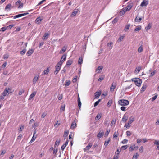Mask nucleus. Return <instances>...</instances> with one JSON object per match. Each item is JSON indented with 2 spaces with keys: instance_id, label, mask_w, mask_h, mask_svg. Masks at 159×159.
<instances>
[{
  "instance_id": "obj_42",
  "label": "nucleus",
  "mask_w": 159,
  "mask_h": 159,
  "mask_svg": "<svg viewBox=\"0 0 159 159\" xmlns=\"http://www.w3.org/2000/svg\"><path fill=\"white\" fill-rule=\"evenodd\" d=\"M42 20V19H41L40 17H39L37 18L36 20V21L37 22H38V23H40Z\"/></svg>"
},
{
  "instance_id": "obj_1",
  "label": "nucleus",
  "mask_w": 159,
  "mask_h": 159,
  "mask_svg": "<svg viewBox=\"0 0 159 159\" xmlns=\"http://www.w3.org/2000/svg\"><path fill=\"white\" fill-rule=\"evenodd\" d=\"M132 81L134 82L135 85L138 87H140L142 83V80L139 78H133L131 79Z\"/></svg>"
},
{
  "instance_id": "obj_41",
  "label": "nucleus",
  "mask_w": 159,
  "mask_h": 159,
  "mask_svg": "<svg viewBox=\"0 0 159 159\" xmlns=\"http://www.w3.org/2000/svg\"><path fill=\"white\" fill-rule=\"evenodd\" d=\"M70 84V81H66L65 82V86L66 87H67Z\"/></svg>"
},
{
  "instance_id": "obj_29",
  "label": "nucleus",
  "mask_w": 159,
  "mask_h": 159,
  "mask_svg": "<svg viewBox=\"0 0 159 159\" xmlns=\"http://www.w3.org/2000/svg\"><path fill=\"white\" fill-rule=\"evenodd\" d=\"M105 78V76L103 75H102L100 76V78L98 80V81L101 82L102 80H103Z\"/></svg>"
},
{
  "instance_id": "obj_8",
  "label": "nucleus",
  "mask_w": 159,
  "mask_h": 159,
  "mask_svg": "<svg viewBox=\"0 0 159 159\" xmlns=\"http://www.w3.org/2000/svg\"><path fill=\"white\" fill-rule=\"evenodd\" d=\"M116 86V83H113L111 86L110 88V90L111 91H114Z\"/></svg>"
},
{
  "instance_id": "obj_44",
  "label": "nucleus",
  "mask_w": 159,
  "mask_h": 159,
  "mask_svg": "<svg viewBox=\"0 0 159 159\" xmlns=\"http://www.w3.org/2000/svg\"><path fill=\"white\" fill-rule=\"evenodd\" d=\"M49 35V34H48V33H45V34L43 36V39H46L47 38H48V35Z\"/></svg>"
},
{
  "instance_id": "obj_14",
  "label": "nucleus",
  "mask_w": 159,
  "mask_h": 159,
  "mask_svg": "<svg viewBox=\"0 0 159 159\" xmlns=\"http://www.w3.org/2000/svg\"><path fill=\"white\" fill-rule=\"evenodd\" d=\"M36 92H34L32 94H31L30 96L29 100H31L32 98L34 97V96L36 95Z\"/></svg>"
},
{
  "instance_id": "obj_64",
  "label": "nucleus",
  "mask_w": 159,
  "mask_h": 159,
  "mask_svg": "<svg viewBox=\"0 0 159 159\" xmlns=\"http://www.w3.org/2000/svg\"><path fill=\"white\" fill-rule=\"evenodd\" d=\"M62 63L60 61L59 62L56 66H59L61 67V66L62 65Z\"/></svg>"
},
{
  "instance_id": "obj_56",
  "label": "nucleus",
  "mask_w": 159,
  "mask_h": 159,
  "mask_svg": "<svg viewBox=\"0 0 159 159\" xmlns=\"http://www.w3.org/2000/svg\"><path fill=\"white\" fill-rule=\"evenodd\" d=\"M24 92V90L23 89H22L21 90L19 91L18 94L19 95H21Z\"/></svg>"
},
{
  "instance_id": "obj_53",
  "label": "nucleus",
  "mask_w": 159,
  "mask_h": 159,
  "mask_svg": "<svg viewBox=\"0 0 159 159\" xmlns=\"http://www.w3.org/2000/svg\"><path fill=\"white\" fill-rule=\"evenodd\" d=\"M7 29V27H3L0 30V31H2V32L5 31Z\"/></svg>"
},
{
  "instance_id": "obj_46",
  "label": "nucleus",
  "mask_w": 159,
  "mask_h": 159,
  "mask_svg": "<svg viewBox=\"0 0 159 159\" xmlns=\"http://www.w3.org/2000/svg\"><path fill=\"white\" fill-rule=\"evenodd\" d=\"M24 126L23 125H21L20 127V128L19 129V132H20L21 131L22 129H24Z\"/></svg>"
},
{
  "instance_id": "obj_16",
  "label": "nucleus",
  "mask_w": 159,
  "mask_h": 159,
  "mask_svg": "<svg viewBox=\"0 0 159 159\" xmlns=\"http://www.w3.org/2000/svg\"><path fill=\"white\" fill-rule=\"evenodd\" d=\"M34 52V50L33 49H30L28 51L27 54L28 56H30Z\"/></svg>"
},
{
  "instance_id": "obj_28",
  "label": "nucleus",
  "mask_w": 159,
  "mask_h": 159,
  "mask_svg": "<svg viewBox=\"0 0 159 159\" xmlns=\"http://www.w3.org/2000/svg\"><path fill=\"white\" fill-rule=\"evenodd\" d=\"M39 78V76L34 77L33 80V82L34 84H35Z\"/></svg>"
},
{
  "instance_id": "obj_4",
  "label": "nucleus",
  "mask_w": 159,
  "mask_h": 159,
  "mask_svg": "<svg viewBox=\"0 0 159 159\" xmlns=\"http://www.w3.org/2000/svg\"><path fill=\"white\" fill-rule=\"evenodd\" d=\"M128 118V116L126 113H125L123 116V117L122 119V121L125 123L127 120Z\"/></svg>"
},
{
  "instance_id": "obj_36",
  "label": "nucleus",
  "mask_w": 159,
  "mask_h": 159,
  "mask_svg": "<svg viewBox=\"0 0 159 159\" xmlns=\"http://www.w3.org/2000/svg\"><path fill=\"white\" fill-rule=\"evenodd\" d=\"M26 52V49H23L22 51H21L20 52V54L21 55H23Z\"/></svg>"
},
{
  "instance_id": "obj_15",
  "label": "nucleus",
  "mask_w": 159,
  "mask_h": 159,
  "mask_svg": "<svg viewBox=\"0 0 159 159\" xmlns=\"http://www.w3.org/2000/svg\"><path fill=\"white\" fill-rule=\"evenodd\" d=\"M134 121V118L132 116L130 117L129 118V120L128 122V125H129L132 123Z\"/></svg>"
},
{
  "instance_id": "obj_55",
  "label": "nucleus",
  "mask_w": 159,
  "mask_h": 159,
  "mask_svg": "<svg viewBox=\"0 0 159 159\" xmlns=\"http://www.w3.org/2000/svg\"><path fill=\"white\" fill-rule=\"evenodd\" d=\"M156 73V70H154L152 72L150 73V75L149 76L150 77H151V76H153L154 75H155V74Z\"/></svg>"
},
{
  "instance_id": "obj_38",
  "label": "nucleus",
  "mask_w": 159,
  "mask_h": 159,
  "mask_svg": "<svg viewBox=\"0 0 159 159\" xmlns=\"http://www.w3.org/2000/svg\"><path fill=\"white\" fill-rule=\"evenodd\" d=\"M101 99H99L98 101H96L94 104V107H96L97 106L98 104L101 101Z\"/></svg>"
},
{
  "instance_id": "obj_45",
  "label": "nucleus",
  "mask_w": 159,
  "mask_h": 159,
  "mask_svg": "<svg viewBox=\"0 0 159 159\" xmlns=\"http://www.w3.org/2000/svg\"><path fill=\"white\" fill-rule=\"evenodd\" d=\"M22 16L21 14H18L17 15H16L14 16V18L16 19L17 18H19L20 17H21Z\"/></svg>"
},
{
  "instance_id": "obj_30",
  "label": "nucleus",
  "mask_w": 159,
  "mask_h": 159,
  "mask_svg": "<svg viewBox=\"0 0 159 159\" xmlns=\"http://www.w3.org/2000/svg\"><path fill=\"white\" fill-rule=\"evenodd\" d=\"M130 26V24H128L125 26V28L124 29V31L126 32L129 29V28Z\"/></svg>"
},
{
  "instance_id": "obj_62",
  "label": "nucleus",
  "mask_w": 159,
  "mask_h": 159,
  "mask_svg": "<svg viewBox=\"0 0 159 159\" xmlns=\"http://www.w3.org/2000/svg\"><path fill=\"white\" fill-rule=\"evenodd\" d=\"M118 20V19L117 18H115L112 21V23L114 24V23H116L117 21Z\"/></svg>"
},
{
  "instance_id": "obj_21",
  "label": "nucleus",
  "mask_w": 159,
  "mask_h": 159,
  "mask_svg": "<svg viewBox=\"0 0 159 159\" xmlns=\"http://www.w3.org/2000/svg\"><path fill=\"white\" fill-rule=\"evenodd\" d=\"M78 105L79 106V109H80L81 107V103L80 101V98L79 95H78Z\"/></svg>"
},
{
  "instance_id": "obj_22",
  "label": "nucleus",
  "mask_w": 159,
  "mask_h": 159,
  "mask_svg": "<svg viewBox=\"0 0 159 159\" xmlns=\"http://www.w3.org/2000/svg\"><path fill=\"white\" fill-rule=\"evenodd\" d=\"M36 131H35L34 133L33 134V136L32 138V139L31 140V141H30L31 142L34 141L35 140L36 138L37 135L35 136V134H36Z\"/></svg>"
},
{
  "instance_id": "obj_33",
  "label": "nucleus",
  "mask_w": 159,
  "mask_h": 159,
  "mask_svg": "<svg viewBox=\"0 0 159 159\" xmlns=\"http://www.w3.org/2000/svg\"><path fill=\"white\" fill-rule=\"evenodd\" d=\"M66 48L65 47L63 48L60 51L59 53L60 54H61L62 53H64L66 50Z\"/></svg>"
},
{
  "instance_id": "obj_3",
  "label": "nucleus",
  "mask_w": 159,
  "mask_h": 159,
  "mask_svg": "<svg viewBox=\"0 0 159 159\" xmlns=\"http://www.w3.org/2000/svg\"><path fill=\"white\" fill-rule=\"evenodd\" d=\"M148 4V2L147 0H143L141 2L140 6L141 7H145Z\"/></svg>"
},
{
  "instance_id": "obj_2",
  "label": "nucleus",
  "mask_w": 159,
  "mask_h": 159,
  "mask_svg": "<svg viewBox=\"0 0 159 159\" xmlns=\"http://www.w3.org/2000/svg\"><path fill=\"white\" fill-rule=\"evenodd\" d=\"M118 103L121 106H125L128 105L129 102L127 100L122 99L119 100Z\"/></svg>"
},
{
  "instance_id": "obj_34",
  "label": "nucleus",
  "mask_w": 159,
  "mask_h": 159,
  "mask_svg": "<svg viewBox=\"0 0 159 159\" xmlns=\"http://www.w3.org/2000/svg\"><path fill=\"white\" fill-rule=\"evenodd\" d=\"M119 133L118 132H115L113 134V138L115 139H116V138L117 137Z\"/></svg>"
},
{
  "instance_id": "obj_57",
  "label": "nucleus",
  "mask_w": 159,
  "mask_h": 159,
  "mask_svg": "<svg viewBox=\"0 0 159 159\" xmlns=\"http://www.w3.org/2000/svg\"><path fill=\"white\" fill-rule=\"evenodd\" d=\"M1 152V153L0 154V156L4 154L6 152V151L5 150H2Z\"/></svg>"
},
{
  "instance_id": "obj_25",
  "label": "nucleus",
  "mask_w": 159,
  "mask_h": 159,
  "mask_svg": "<svg viewBox=\"0 0 159 159\" xmlns=\"http://www.w3.org/2000/svg\"><path fill=\"white\" fill-rule=\"evenodd\" d=\"M49 71V69L48 68L46 70H44L43 73V75H47L48 74Z\"/></svg>"
},
{
  "instance_id": "obj_11",
  "label": "nucleus",
  "mask_w": 159,
  "mask_h": 159,
  "mask_svg": "<svg viewBox=\"0 0 159 159\" xmlns=\"http://www.w3.org/2000/svg\"><path fill=\"white\" fill-rule=\"evenodd\" d=\"M132 7V4H129L125 8V11H127L130 10L131 8Z\"/></svg>"
},
{
  "instance_id": "obj_5",
  "label": "nucleus",
  "mask_w": 159,
  "mask_h": 159,
  "mask_svg": "<svg viewBox=\"0 0 159 159\" xmlns=\"http://www.w3.org/2000/svg\"><path fill=\"white\" fill-rule=\"evenodd\" d=\"M11 4H9L7 5L5 7V10L7 11H10L11 8Z\"/></svg>"
},
{
  "instance_id": "obj_49",
  "label": "nucleus",
  "mask_w": 159,
  "mask_h": 159,
  "mask_svg": "<svg viewBox=\"0 0 159 159\" xmlns=\"http://www.w3.org/2000/svg\"><path fill=\"white\" fill-rule=\"evenodd\" d=\"M128 146L127 145H124L121 147V148L123 150H125L127 148Z\"/></svg>"
},
{
  "instance_id": "obj_60",
  "label": "nucleus",
  "mask_w": 159,
  "mask_h": 159,
  "mask_svg": "<svg viewBox=\"0 0 159 159\" xmlns=\"http://www.w3.org/2000/svg\"><path fill=\"white\" fill-rule=\"evenodd\" d=\"M128 140L126 139H124L122 141L121 143L123 144H126L127 143Z\"/></svg>"
},
{
  "instance_id": "obj_63",
  "label": "nucleus",
  "mask_w": 159,
  "mask_h": 159,
  "mask_svg": "<svg viewBox=\"0 0 159 159\" xmlns=\"http://www.w3.org/2000/svg\"><path fill=\"white\" fill-rule=\"evenodd\" d=\"M126 135L127 136H130L131 135V133L129 131H127L126 132Z\"/></svg>"
},
{
  "instance_id": "obj_12",
  "label": "nucleus",
  "mask_w": 159,
  "mask_h": 159,
  "mask_svg": "<svg viewBox=\"0 0 159 159\" xmlns=\"http://www.w3.org/2000/svg\"><path fill=\"white\" fill-rule=\"evenodd\" d=\"M102 114L101 113H99L97 114L95 118V120H98L101 117Z\"/></svg>"
},
{
  "instance_id": "obj_17",
  "label": "nucleus",
  "mask_w": 159,
  "mask_h": 159,
  "mask_svg": "<svg viewBox=\"0 0 159 159\" xmlns=\"http://www.w3.org/2000/svg\"><path fill=\"white\" fill-rule=\"evenodd\" d=\"M103 134L104 132L103 131L102 132H99L97 135V137L98 138H100L103 136Z\"/></svg>"
},
{
  "instance_id": "obj_23",
  "label": "nucleus",
  "mask_w": 159,
  "mask_h": 159,
  "mask_svg": "<svg viewBox=\"0 0 159 159\" xmlns=\"http://www.w3.org/2000/svg\"><path fill=\"white\" fill-rule=\"evenodd\" d=\"M147 85L146 84L143 85L142 87L141 88V93L143 92L145 90V89H146V88H147Z\"/></svg>"
},
{
  "instance_id": "obj_48",
  "label": "nucleus",
  "mask_w": 159,
  "mask_h": 159,
  "mask_svg": "<svg viewBox=\"0 0 159 159\" xmlns=\"http://www.w3.org/2000/svg\"><path fill=\"white\" fill-rule=\"evenodd\" d=\"M141 29V28L138 26H137V27L134 29V31H138Z\"/></svg>"
},
{
  "instance_id": "obj_40",
  "label": "nucleus",
  "mask_w": 159,
  "mask_h": 159,
  "mask_svg": "<svg viewBox=\"0 0 159 159\" xmlns=\"http://www.w3.org/2000/svg\"><path fill=\"white\" fill-rule=\"evenodd\" d=\"M60 142V140H57L56 141L55 144V146L56 147V146H58V145H59V143Z\"/></svg>"
},
{
  "instance_id": "obj_52",
  "label": "nucleus",
  "mask_w": 159,
  "mask_h": 159,
  "mask_svg": "<svg viewBox=\"0 0 159 159\" xmlns=\"http://www.w3.org/2000/svg\"><path fill=\"white\" fill-rule=\"evenodd\" d=\"M69 133L68 131H65L64 133V137L66 138L67 137Z\"/></svg>"
},
{
  "instance_id": "obj_32",
  "label": "nucleus",
  "mask_w": 159,
  "mask_h": 159,
  "mask_svg": "<svg viewBox=\"0 0 159 159\" xmlns=\"http://www.w3.org/2000/svg\"><path fill=\"white\" fill-rule=\"evenodd\" d=\"M78 11V10L77 9H75L74 10V11L72 12V15L73 16H75L77 13Z\"/></svg>"
},
{
  "instance_id": "obj_61",
  "label": "nucleus",
  "mask_w": 159,
  "mask_h": 159,
  "mask_svg": "<svg viewBox=\"0 0 159 159\" xmlns=\"http://www.w3.org/2000/svg\"><path fill=\"white\" fill-rule=\"evenodd\" d=\"M130 127V126L129 125H128V123H127V124H125V125L124 126V127L125 128H126V129L129 128Z\"/></svg>"
},
{
  "instance_id": "obj_19",
  "label": "nucleus",
  "mask_w": 159,
  "mask_h": 159,
  "mask_svg": "<svg viewBox=\"0 0 159 159\" xmlns=\"http://www.w3.org/2000/svg\"><path fill=\"white\" fill-rule=\"evenodd\" d=\"M76 127V124L75 122H73L71 125L70 128L72 129H74Z\"/></svg>"
},
{
  "instance_id": "obj_20",
  "label": "nucleus",
  "mask_w": 159,
  "mask_h": 159,
  "mask_svg": "<svg viewBox=\"0 0 159 159\" xmlns=\"http://www.w3.org/2000/svg\"><path fill=\"white\" fill-rule=\"evenodd\" d=\"M113 43L112 42H110L107 44V46L109 48V49H111L113 47Z\"/></svg>"
},
{
  "instance_id": "obj_35",
  "label": "nucleus",
  "mask_w": 159,
  "mask_h": 159,
  "mask_svg": "<svg viewBox=\"0 0 159 159\" xmlns=\"http://www.w3.org/2000/svg\"><path fill=\"white\" fill-rule=\"evenodd\" d=\"M135 146V144H134L132 146H131L129 148V151H132L134 149V146Z\"/></svg>"
},
{
  "instance_id": "obj_9",
  "label": "nucleus",
  "mask_w": 159,
  "mask_h": 159,
  "mask_svg": "<svg viewBox=\"0 0 159 159\" xmlns=\"http://www.w3.org/2000/svg\"><path fill=\"white\" fill-rule=\"evenodd\" d=\"M73 63V60L72 59H69L67 61L66 66H70Z\"/></svg>"
},
{
  "instance_id": "obj_54",
  "label": "nucleus",
  "mask_w": 159,
  "mask_h": 159,
  "mask_svg": "<svg viewBox=\"0 0 159 159\" xmlns=\"http://www.w3.org/2000/svg\"><path fill=\"white\" fill-rule=\"evenodd\" d=\"M7 63L6 62H4V64L2 66V69H4L6 67V66L7 65Z\"/></svg>"
},
{
  "instance_id": "obj_50",
  "label": "nucleus",
  "mask_w": 159,
  "mask_h": 159,
  "mask_svg": "<svg viewBox=\"0 0 159 159\" xmlns=\"http://www.w3.org/2000/svg\"><path fill=\"white\" fill-rule=\"evenodd\" d=\"M143 146H141L140 147V148L139 150V152H140L142 153L143 152Z\"/></svg>"
},
{
  "instance_id": "obj_10",
  "label": "nucleus",
  "mask_w": 159,
  "mask_h": 159,
  "mask_svg": "<svg viewBox=\"0 0 159 159\" xmlns=\"http://www.w3.org/2000/svg\"><path fill=\"white\" fill-rule=\"evenodd\" d=\"M68 140H67L65 142V143L64 144L61 146V148L62 151H63L65 147L66 146V145L68 144Z\"/></svg>"
},
{
  "instance_id": "obj_47",
  "label": "nucleus",
  "mask_w": 159,
  "mask_h": 159,
  "mask_svg": "<svg viewBox=\"0 0 159 159\" xmlns=\"http://www.w3.org/2000/svg\"><path fill=\"white\" fill-rule=\"evenodd\" d=\"M6 91H4L3 92L1 93L5 97L7 95H8L9 94V93H7V92H6Z\"/></svg>"
},
{
  "instance_id": "obj_37",
  "label": "nucleus",
  "mask_w": 159,
  "mask_h": 159,
  "mask_svg": "<svg viewBox=\"0 0 159 159\" xmlns=\"http://www.w3.org/2000/svg\"><path fill=\"white\" fill-rule=\"evenodd\" d=\"M83 62V59L82 57H80L79 59L78 63L80 64H81Z\"/></svg>"
},
{
  "instance_id": "obj_18",
  "label": "nucleus",
  "mask_w": 159,
  "mask_h": 159,
  "mask_svg": "<svg viewBox=\"0 0 159 159\" xmlns=\"http://www.w3.org/2000/svg\"><path fill=\"white\" fill-rule=\"evenodd\" d=\"M56 70L55 72V73H56V74H57L59 71L61 69V67L59 66H56Z\"/></svg>"
},
{
  "instance_id": "obj_31",
  "label": "nucleus",
  "mask_w": 159,
  "mask_h": 159,
  "mask_svg": "<svg viewBox=\"0 0 159 159\" xmlns=\"http://www.w3.org/2000/svg\"><path fill=\"white\" fill-rule=\"evenodd\" d=\"M139 155L137 153H136L133 155L132 159H137Z\"/></svg>"
},
{
  "instance_id": "obj_7",
  "label": "nucleus",
  "mask_w": 159,
  "mask_h": 159,
  "mask_svg": "<svg viewBox=\"0 0 159 159\" xmlns=\"http://www.w3.org/2000/svg\"><path fill=\"white\" fill-rule=\"evenodd\" d=\"M92 146V144L91 143H89L88 145L84 149V152L89 149Z\"/></svg>"
},
{
  "instance_id": "obj_39",
  "label": "nucleus",
  "mask_w": 159,
  "mask_h": 159,
  "mask_svg": "<svg viewBox=\"0 0 159 159\" xmlns=\"http://www.w3.org/2000/svg\"><path fill=\"white\" fill-rule=\"evenodd\" d=\"M110 141V139H109L107 141H106L104 144V146L105 147H107L108 144L109 142Z\"/></svg>"
},
{
  "instance_id": "obj_26",
  "label": "nucleus",
  "mask_w": 159,
  "mask_h": 159,
  "mask_svg": "<svg viewBox=\"0 0 159 159\" xmlns=\"http://www.w3.org/2000/svg\"><path fill=\"white\" fill-rule=\"evenodd\" d=\"M103 68V67L102 66H99L97 69L96 70L97 71L98 70V73H100V72L102 70V69Z\"/></svg>"
},
{
  "instance_id": "obj_27",
  "label": "nucleus",
  "mask_w": 159,
  "mask_h": 159,
  "mask_svg": "<svg viewBox=\"0 0 159 159\" xmlns=\"http://www.w3.org/2000/svg\"><path fill=\"white\" fill-rule=\"evenodd\" d=\"M143 50V48L142 47V45L139 47L138 49V52L139 53L141 52Z\"/></svg>"
},
{
  "instance_id": "obj_58",
  "label": "nucleus",
  "mask_w": 159,
  "mask_h": 159,
  "mask_svg": "<svg viewBox=\"0 0 159 159\" xmlns=\"http://www.w3.org/2000/svg\"><path fill=\"white\" fill-rule=\"evenodd\" d=\"M112 100H109L107 103V106L109 107L112 104Z\"/></svg>"
},
{
  "instance_id": "obj_51",
  "label": "nucleus",
  "mask_w": 159,
  "mask_h": 159,
  "mask_svg": "<svg viewBox=\"0 0 159 159\" xmlns=\"http://www.w3.org/2000/svg\"><path fill=\"white\" fill-rule=\"evenodd\" d=\"M151 27L150 24H149L148 26L145 27V29L147 31L150 29Z\"/></svg>"
},
{
  "instance_id": "obj_6",
  "label": "nucleus",
  "mask_w": 159,
  "mask_h": 159,
  "mask_svg": "<svg viewBox=\"0 0 159 159\" xmlns=\"http://www.w3.org/2000/svg\"><path fill=\"white\" fill-rule=\"evenodd\" d=\"M102 93L101 90H99V91L96 92L95 93V98H98L100 96Z\"/></svg>"
},
{
  "instance_id": "obj_24",
  "label": "nucleus",
  "mask_w": 159,
  "mask_h": 159,
  "mask_svg": "<svg viewBox=\"0 0 159 159\" xmlns=\"http://www.w3.org/2000/svg\"><path fill=\"white\" fill-rule=\"evenodd\" d=\"M142 19V17H138V16H137L135 19V21L136 22H140V21Z\"/></svg>"
},
{
  "instance_id": "obj_13",
  "label": "nucleus",
  "mask_w": 159,
  "mask_h": 159,
  "mask_svg": "<svg viewBox=\"0 0 159 159\" xmlns=\"http://www.w3.org/2000/svg\"><path fill=\"white\" fill-rule=\"evenodd\" d=\"M66 55H63L61 59V60H60V61L62 63H63L65 61V60H66Z\"/></svg>"
},
{
  "instance_id": "obj_59",
  "label": "nucleus",
  "mask_w": 159,
  "mask_h": 159,
  "mask_svg": "<svg viewBox=\"0 0 159 159\" xmlns=\"http://www.w3.org/2000/svg\"><path fill=\"white\" fill-rule=\"evenodd\" d=\"M8 57H9V55L8 54H5L3 55V57L4 59H7L8 58Z\"/></svg>"
},
{
  "instance_id": "obj_43",
  "label": "nucleus",
  "mask_w": 159,
  "mask_h": 159,
  "mask_svg": "<svg viewBox=\"0 0 159 159\" xmlns=\"http://www.w3.org/2000/svg\"><path fill=\"white\" fill-rule=\"evenodd\" d=\"M124 36H121L118 39V42H121L124 39Z\"/></svg>"
}]
</instances>
